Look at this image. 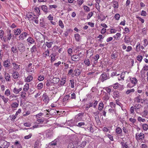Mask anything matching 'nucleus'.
<instances>
[{"label": "nucleus", "instance_id": "28", "mask_svg": "<svg viewBox=\"0 0 148 148\" xmlns=\"http://www.w3.org/2000/svg\"><path fill=\"white\" fill-rule=\"evenodd\" d=\"M121 144L122 146V148H128V147L127 142L124 143L123 142H121Z\"/></svg>", "mask_w": 148, "mask_h": 148}, {"label": "nucleus", "instance_id": "48", "mask_svg": "<svg viewBox=\"0 0 148 148\" xmlns=\"http://www.w3.org/2000/svg\"><path fill=\"white\" fill-rule=\"evenodd\" d=\"M4 34V32L3 30H0V38L2 39Z\"/></svg>", "mask_w": 148, "mask_h": 148}, {"label": "nucleus", "instance_id": "49", "mask_svg": "<svg viewBox=\"0 0 148 148\" xmlns=\"http://www.w3.org/2000/svg\"><path fill=\"white\" fill-rule=\"evenodd\" d=\"M66 79L62 78L60 80L61 85H63L66 82Z\"/></svg>", "mask_w": 148, "mask_h": 148}, {"label": "nucleus", "instance_id": "24", "mask_svg": "<svg viewBox=\"0 0 148 148\" xmlns=\"http://www.w3.org/2000/svg\"><path fill=\"white\" fill-rule=\"evenodd\" d=\"M41 8L43 11L45 13H47L48 12V9L47 7L45 5L41 6Z\"/></svg>", "mask_w": 148, "mask_h": 148}, {"label": "nucleus", "instance_id": "41", "mask_svg": "<svg viewBox=\"0 0 148 148\" xmlns=\"http://www.w3.org/2000/svg\"><path fill=\"white\" fill-rule=\"evenodd\" d=\"M87 106L86 107V109L88 110L89 108L93 106L92 103H89L88 104H86Z\"/></svg>", "mask_w": 148, "mask_h": 148}, {"label": "nucleus", "instance_id": "63", "mask_svg": "<svg viewBox=\"0 0 148 148\" xmlns=\"http://www.w3.org/2000/svg\"><path fill=\"white\" fill-rule=\"evenodd\" d=\"M120 15L119 14H116L114 16V18L116 20H119V18H120Z\"/></svg>", "mask_w": 148, "mask_h": 148}, {"label": "nucleus", "instance_id": "1", "mask_svg": "<svg viewBox=\"0 0 148 148\" xmlns=\"http://www.w3.org/2000/svg\"><path fill=\"white\" fill-rule=\"evenodd\" d=\"M10 143L4 140H1L0 143V148H8Z\"/></svg>", "mask_w": 148, "mask_h": 148}, {"label": "nucleus", "instance_id": "34", "mask_svg": "<svg viewBox=\"0 0 148 148\" xmlns=\"http://www.w3.org/2000/svg\"><path fill=\"white\" fill-rule=\"evenodd\" d=\"M33 77L31 75H29L26 78V81L27 82H29L33 79Z\"/></svg>", "mask_w": 148, "mask_h": 148}, {"label": "nucleus", "instance_id": "25", "mask_svg": "<svg viewBox=\"0 0 148 148\" xmlns=\"http://www.w3.org/2000/svg\"><path fill=\"white\" fill-rule=\"evenodd\" d=\"M135 91V90L134 88H132L130 89H128L125 91V93L127 95H128L131 93H133Z\"/></svg>", "mask_w": 148, "mask_h": 148}, {"label": "nucleus", "instance_id": "21", "mask_svg": "<svg viewBox=\"0 0 148 148\" xmlns=\"http://www.w3.org/2000/svg\"><path fill=\"white\" fill-rule=\"evenodd\" d=\"M86 141H84L81 143L78 146V148H84L86 145Z\"/></svg>", "mask_w": 148, "mask_h": 148}, {"label": "nucleus", "instance_id": "23", "mask_svg": "<svg viewBox=\"0 0 148 148\" xmlns=\"http://www.w3.org/2000/svg\"><path fill=\"white\" fill-rule=\"evenodd\" d=\"M41 145L39 141L37 140L35 142L34 148H40Z\"/></svg>", "mask_w": 148, "mask_h": 148}, {"label": "nucleus", "instance_id": "13", "mask_svg": "<svg viewBox=\"0 0 148 148\" xmlns=\"http://www.w3.org/2000/svg\"><path fill=\"white\" fill-rule=\"evenodd\" d=\"M134 107L135 108V110L137 113H138V111H139V109L141 107H142V106L140 104L137 103L135 105Z\"/></svg>", "mask_w": 148, "mask_h": 148}, {"label": "nucleus", "instance_id": "27", "mask_svg": "<svg viewBox=\"0 0 148 148\" xmlns=\"http://www.w3.org/2000/svg\"><path fill=\"white\" fill-rule=\"evenodd\" d=\"M126 73H127V74H128L129 73V72L127 71L123 72L121 75L120 78L123 80H124V78L125 77V74Z\"/></svg>", "mask_w": 148, "mask_h": 148}, {"label": "nucleus", "instance_id": "26", "mask_svg": "<svg viewBox=\"0 0 148 148\" xmlns=\"http://www.w3.org/2000/svg\"><path fill=\"white\" fill-rule=\"evenodd\" d=\"M84 63L87 66H89L90 65V60L88 59H86L84 60Z\"/></svg>", "mask_w": 148, "mask_h": 148}, {"label": "nucleus", "instance_id": "30", "mask_svg": "<svg viewBox=\"0 0 148 148\" xmlns=\"http://www.w3.org/2000/svg\"><path fill=\"white\" fill-rule=\"evenodd\" d=\"M18 103L14 102L12 103L11 106L12 108H16L18 107L19 105V102L18 101Z\"/></svg>", "mask_w": 148, "mask_h": 148}, {"label": "nucleus", "instance_id": "56", "mask_svg": "<svg viewBox=\"0 0 148 148\" xmlns=\"http://www.w3.org/2000/svg\"><path fill=\"white\" fill-rule=\"evenodd\" d=\"M53 44V43L51 42H46V45L47 47L48 48H50Z\"/></svg>", "mask_w": 148, "mask_h": 148}, {"label": "nucleus", "instance_id": "22", "mask_svg": "<svg viewBox=\"0 0 148 148\" xmlns=\"http://www.w3.org/2000/svg\"><path fill=\"white\" fill-rule=\"evenodd\" d=\"M26 16L29 20H32L33 17H34V16H35V15L33 14H30L29 13L27 14Z\"/></svg>", "mask_w": 148, "mask_h": 148}, {"label": "nucleus", "instance_id": "33", "mask_svg": "<svg viewBox=\"0 0 148 148\" xmlns=\"http://www.w3.org/2000/svg\"><path fill=\"white\" fill-rule=\"evenodd\" d=\"M27 41L31 44H33L35 42L34 40L31 37L27 39Z\"/></svg>", "mask_w": 148, "mask_h": 148}, {"label": "nucleus", "instance_id": "35", "mask_svg": "<svg viewBox=\"0 0 148 148\" xmlns=\"http://www.w3.org/2000/svg\"><path fill=\"white\" fill-rule=\"evenodd\" d=\"M14 145L15 146H17L18 148H21V144L18 141L16 140Z\"/></svg>", "mask_w": 148, "mask_h": 148}, {"label": "nucleus", "instance_id": "29", "mask_svg": "<svg viewBox=\"0 0 148 148\" xmlns=\"http://www.w3.org/2000/svg\"><path fill=\"white\" fill-rule=\"evenodd\" d=\"M104 104L102 102H100L99 104L98 109L100 111H101L103 109Z\"/></svg>", "mask_w": 148, "mask_h": 148}, {"label": "nucleus", "instance_id": "36", "mask_svg": "<svg viewBox=\"0 0 148 148\" xmlns=\"http://www.w3.org/2000/svg\"><path fill=\"white\" fill-rule=\"evenodd\" d=\"M31 51L32 53L35 52L37 51V48L36 45H34L31 48Z\"/></svg>", "mask_w": 148, "mask_h": 148}, {"label": "nucleus", "instance_id": "10", "mask_svg": "<svg viewBox=\"0 0 148 148\" xmlns=\"http://www.w3.org/2000/svg\"><path fill=\"white\" fill-rule=\"evenodd\" d=\"M71 59L74 61H78L80 59L79 55H73L71 57Z\"/></svg>", "mask_w": 148, "mask_h": 148}, {"label": "nucleus", "instance_id": "32", "mask_svg": "<svg viewBox=\"0 0 148 148\" xmlns=\"http://www.w3.org/2000/svg\"><path fill=\"white\" fill-rule=\"evenodd\" d=\"M113 4V7L114 8H117L118 7L119 5L118 2L116 1H113L112 2Z\"/></svg>", "mask_w": 148, "mask_h": 148}, {"label": "nucleus", "instance_id": "5", "mask_svg": "<svg viewBox=\"0 0 148 148\" xmlns=\"http://www.w3.org/2000/svg\"><path fill=\"white\" fill-rule=\"evenodd\" d=\"M83 114L82 113H81L76 115L75 116L74 120L75 122H77L81 121L83 117Z\"/></svg>", "mask_w": 148, "mask_h": 148}, {"label": "nucleus", "instance_id": "6", "mask_svg": "<svg viewBox=\"0 0 148 148\" xmlns=\"http://www.w3.org/2000/svg\"><path fill=\"white\" fill-rule=\"evenodd\" d=\"M17 48L21 52H23L25 51V48L24 45L22 43H18Z\"/></svg>", "mask_w": 148, "mask_h": 148}, {"label": "nucleus", "instance_id": "20", "mask_svg": "<svg viewBox=\"0 0 148 148\" xmlns=\"http://www.w3.org/2000/svg\"><path fill=\"white\" fill-rule=\"evenodd\" d=\"M59 143V140L58 139H56L50 143V145L51 146H55L57 145L58 143Z\"/></svg>", "mask_w": 148, "mask_h": 148}, {"label": "nucleus", "instance_id": "55", "mask_svg": "<svg viewBox=\"0 0 148 148\" xmlns=\"http://www.w3.org/2000/svg\"><path fill=\"white\" fill-rule=\"evenodd\" d=\"M43 19L42 20L41 19L40 20V25L41 27H43L45 26V23H44Z\"/></svg>", "mask_w": 148, "mask_h": 148}, {"label": "nucleus", "instance_id": "60", "mask_svg": "<svg viewBox=\"0 0 148 148\" xmlns=\"http://www.w3.org/2000/svg\"><path fill=\"white\" fill-rule=\"evenodd\" d=\"M10 90L9 89L6 90L5 92V94L7 96H8L10 95Z\"/></svg>", "mask_w": 148, "mask_h": 148}, {"label": "nucleus", "instance_id": "3", "mask_svg": "<svg viewBox=\"0 0 148 148\" xmlns=\"http://www.w3.org/2000/svg\"><path fill=\"white\" fill-rule=\"evenodd\" d=\"M109 75L104 72L101 74L99 78V79L102 82H103L104 81L109 79Z\"/></svg>", "mask_w": 148, "mask_h": 148}, {"label": "nucleus", "instance_id": "2", "mask_svg": "<svg viewBox=\"0 0 148 148\" xmlns=\"http://www.w3.org/2000/svg\"><path fill=\"white\" fill-rule=\"evenodd\" d=\"M34 36L37 40L39 41H42V39L44 38V35L39 32H37L34 34Z\"/></svg>", "mask_w": 148, "mask_h": 148}, {"label": "nucleus", "instance_id": "8", "mask_svg": "<svg viewBox=\"0 0 148 148\" xmlns=\"http://www.w3.org/2000/svg\"><path fill=\"white\" fill-rule=\"evenodd\" d=\"M129 78L131 82L133 84L134 86H135L138 83L137 79L135 77H129Z\"/></svg>", "mask_w": 148, "mask_h": 148}, {"label": "nucleus", "instance_id": "57", "mask_svg": "<svg viewBox=\"0 0 148 148\" xmlns=\"http://www.w3.org/2000/svg\"><path fill=\"white\" fill-rule=\"evenodd\" d=\"M136 50L138 51L140 50V43L138 42L136 46Z\"/></svg>", "mask_w": 148, "mask_h": 148}, {"label": "nucleus", "instance_id": "44", "mask_svg": "<svg viewBox=\"0 0 148 148\" xmlns=\"http://www.w3.org/2000/svg\"><path fill=\"white\" fill-rule=\"evenodd\" d=\"M84 10L87 12L90 11V9L89 7L86 5L84 6Z\"/></svg>", "mask_w": 148, "mask_h": 148}, {"label": "nucleus", "instance_id": "50", "mask_svg": "<svg viewBox=\"0 0 148 148\" xmlns=\"http://www.w3.org/2000/svg\"><path fill=\"white\" fill-rule=\"evenodd\" d=\"M26 95V93L25 92H23L21 93V97L23 99H26V96L25 95Z\"/></svg>", "mask_w": 148, "mask_h": 148}, {"label": "nucleus", "instance_id": "46", "mask_svg": "<svg viewBox=\"0 0 148 148\" xmlns=\"http://www.w3.org/2000/svg\"><path fill=\"white\" fill-rule=\"evenodd\" d=\"M112 59H115L116 58L117 56V55L116 53H113L112 55Z\"/></svg>", "mask_w": 148, "mask_h": 148}, {"label": "nucleus", "instance_id": "18", "mask_svg": "<svg viewBox=\"0 0 148 148\" xmlns=\"http://www.w3.org/2000/svg\"><path fill=\"white\" fill-rule=\"evenodd\" d=\"M51 81L52 83L57 84L60 81V79L58 78H53L51 80Z\"/></svg>", "mask_w": 148, "mask_h": 148}, {"label": "nucleus", "instance_id": "14", "mask_svg": "<svg viewBox=\"0 0 148 148\" xmlns=\"http://www.w3.org/2000/svg\"><path fill=\"white\" fill-rule=\"evenodd\" d=\"M142 100L141 96L138 95L137 97H135L134 99V101L137 103H140Z\"/></svg>", "mask_w": 148, "mask_h": 148}, {"label": "nucleus", "instance_id": "47", "mask_svg": "<svg viewBox=\"0 0 148 148\" xmlns=\"http://www.w3.org/2000/svg\"><path fill=\"white\" fill-rule=\"evenodd\" d=\"M132 84L131 82V83H128L127 85V88H131L134 86H134Z\"/></svg>", "mask_w": 148, "mask_h": 148}, {"label": "nucleus", "instance_id": "39", "mask_svg": "<svg viewBox=\"0 0 148 148\" xmlns=\"http://www.w3.org/2000/svg\"><path fill=\"white\" fill-rule=\"evenodd\" d=\"M18 72H15L13 73V77L14 79H16L18 77Z\"/></svg>", "mask_w": 148, "mask_h": 148}, {"label": "nucleus", "instance_id": "31", "mask_svg": "<svg viewBox=\"0 0 148 148\" xmlns=\"http://www.w3.org/2000/svg\"><path fill=\"white\" fill-rule=\"evenodd\" d=\"M74 72H75V75L76 76H79V75H80L81 73L80 70L78 69H75L74 71Z\"/></svg>", "mask_w": 148, "mask_h": 148}, {"label": "nucleus", "instance_id": "12", "mask_svg": "<svg viewBox=\"0 0 148 148\" xmlns=\"http://www.w3.org/2000/svg\"><path fill=\"white\" fill-rule=\"evenodd\" d=\"M27 34L26 32H23L19 36V40H23L27 36Z\"/></svg>", "mask_w": 148, "mask_h": 148}, {"label": "nucleus", "instance_id": "54", "mask_svg": "<svg viewBox=\"0 0 148 148\" xmlns=\"http://www.w3.org/2000/svg\"><path fill=\"white\" fill-rule=\"evenodd\" d=\"M59 25L62 28H63L64 27L63 24L61 20H60L59 21Z\"/></svg>", "mask_w": 148, "mask_h": 148}, {"label": "nucleus", "instance_id": "9", "mask_svg": "<svg viewBox=\"0 0 148 148\" xmlns=\"http://www.w3.org/2000/svg\"><path fill=\"white\" fill-rule=\"evenodd\" d=\"M120 94L119 91L117 90H115L113 92L112 96L114 99H116L119 98L120 97Z\"/></svg>", "mask_w": 148, "mask_h": 148}, {"label": "nucleus", "instance_id": "4", "mask_svg": "<svg viewBox=\"0 0 148 148\" xmlns=\"http://www.w3.org/2000/svg\"><path fill=\"white\" fill-rule=\"evenodd\" d=\"M137 140H143L144 138L145 135L143 133H136L135 136Z\"/></svg>", "mask_w": 148, "mask_h": 148}, {"label": "nucleus", "instance_id": "38", "mask_svg": "<svg viewBox=\"0 0 148 148\" xmlns=\"http://www.w3.org/2000/svg\"><path fill=\"white\" fill-rule=\"evenodd\" d=\"M122 129L119 127L116 129V132L118 134H120L122 132Z\"/></svg>", "mask_w": 148, "mask_h": 148}, {"label": "nucleus", "instance_id": "53", "mask_svg": "<svg viewBox=\"0 0 148 148\" xmlns=\"http://www.w3.org/2000/svg\"><path fill=\"white\" fill-rule=\"evenodd\" d=\"M74 147L75 146H74L73 143H71L69 144L68 148H75Z\"/></svg>", "mask_w": 148, "mask_h": 148}, {"label": "nucleus", "instance_id": "51", "mask_svg": "<svg viewBox=\"0 0 148 148\" xmlns=\"http://www.w3.org/2000/svg\"><path fill=\"white\" fill-rule=\"evenodd\" d=\"M12 51L14 53H16L17 52V50L16 47H12Z\"/></svg>", "mask_w": 148, "mask_h": 148}, {"label": "nucleus", "instance_id": "19", "mask_svg": "<svg viewBox=\"0 0 148 148\" xmlns=\"http://www.w3.org/2000/svg\"><path fill=\"white\" fill-rule=\"evenodd\" d=\"M5 77L7 81H9L10 79V75L8 73H7L6 72H5Z\"/></svg>", "mask_w": 148, "mask_h": 148}, {"label": "nucleus", "instance_id": "64", "mask_svg": "<svg viewBox=\"0 0 148 148\" xmlns=\"http://www.w3.org/2000/svg\"><path fill=\"white\" fill-rule=\"evenodd\" d=\"M143 58V57L142 56L139 55L137 57V59L138 61L141 62Z\"/></svg>", "mask_w": 148, "mask_h": 148}, {"label": "nucleus", "instance_id": "43", "mask_svg": "<svg viewBox=\"0 0 148 148\" xmlns=\"http://www.w3.org/2000/svg\"><path fill=\"white\" fill-rule=\"evenodd\" d=\"M75 37L76 40L77 41H79V40L80 35L77 34L75 35Z\"/></svg>", "mask_w": 148, "mask_h": 148}, {"label": "nucleus", "instance_id": "17", "mask_svg": "<svg viewBox=\"0 0 148 148\" xmlns=\"http://www.w3.org/2000/svg\"><path fill=\"white\" fill-rule=\"evenodd\" d=\"M42 97L43 98V101L45 102L48 103L49 101V98L46 94H43Z\"/></svg>", "mask_w": 148, "mask_h": 148}, {"label": "nucleus", "instance_id": "58", "mask_svg": "<svg viewBox=\"0 0 148 148\" xmlns=\"http://www.w3.org/2000/svg\"><path fill=\"white\" fill-rule=\"evenodd\" d=\"M43 86V84L42 83H39L37 86L38 89H42Z\"/></svg>", "mask_w": 148, "mask_h": 148}, {"label": "nucleus", "instance_id": "45", "mask_svg": "<svg viewBox=\"0 0 148 148\" xmlns=\"http://www.w3.org/2000/svg\"><path fill=\"white\" fill-rule=\"evenodd\" d=\"M109 98V97L107 94L105 95L103 97V99L105 101H107Z\"/></svg>", "mask_w": 148, "mask_h": 148}, {"label": "nucleus", "instance_id": "16", "mask_svg": "<svg viewBox=\"0 0 148 148\" xmlns=\"http://www.w3.org/2000/svg\"><path fill=\"white\" fill-rule=\"evenodd\" d=\"M10 63L9 60H7L4 61L3 62V66L5 67H9L10 66Z\"/></svg>", "mask_w": 148, "mask_h": 148}, {"label": "nucleus", "instance_id": "59", "mask_svg": "<svg viewBox=\"0 0 148 148\" xmlns=\"http://www.w3.org/2000/svg\"><path fill=\"white\" fill-rule=\"evenodd\" d=\"M85 125V123L84 122H80L78 123L77 125V126L80 127H82V126H83Z\"/></svg>", "mask_w": 148, "mask_h": 148}, {"label": "nucleus", "instance_id": "61", "mask_svg": "<svg viewBox=\"0 0 148 148\" xmlns=\"http://www.w3.org/2000/svg\"><path fill=\"white\" fill-rule=\"evenodd\" d=\"M138 120L139 122H143L145 121V119H144L142 118L141 117L139 116L138 118Z\"/></svg>", "mask_w": 148, "mask_h": 148}, {"label": "nucleus", "instance_id": "11", "mask_svg": "<svg viewBox=\"0 0 148 148\" xmlns=\"http://www.w3.org/2000/svg\"><path fill=\"white\" fill-rule=\"evenodd\" d=\"M7 35L6 38L8 40H10L12 37V34L11 33V30L10 29L7 30Z\"/></svg>", "mask_w": 148, "mask_h": 148}, {"label": "nucleus", "instance_id": "40", "mask_svg": "<svg viewBox=\"0 0 148 148\" xmlns=\"http://www.w3.org/2000/svg\"><path fill=\"white\" fill-rule=\"evenodd\" d=\"M12 64L14 66V69L15 70H17L19 68L20 65H18L17 64L15 63H12Z\"/></svg>", "mask_w": 148, "mask_h": 148}, {"label": "nucleus", "instance_id": "37", "mask_svg": "<svg viewBox=\"0 0 148 148\" xmlns=\"http://www.w3.org/2000/svg\"><path fill=\"white\" fill-rule=\"evenodd\" d=\"M38 17L35 15V16H34L32 20L34 21L35 23L36 24H38Z\"/></svg>", "mask_w": 148, "mask_h": 148}, {"label": "nucleus", "instance_id": "62", "mask_svg": "<svg viewBox=\"0 0 148 148\" xmlns=\"http://www.w3.org/2000/svg\"><path fill=\"white\" fill-rule=\"evenodd\" d=\"M148 44V41L147 39H145L144 40V44L143 45L144 47H145Z\"/></svg>", "mask_w": 148, "mask_h": 148}, {"label": "nucleus", "instance_id": "42", "mask_svg": "<svg viewBox=\"0 0 148 148\" xmlns=\"http://www.w3.org/2000/svg\"><path fill=\"white\" fill-rule=\"evenodd\" d=\"M142 127L144 130H147L148 129V125L146 124H144L143 125Z\"/></svg>", "mask_w": 148, "mask_h": 148}, {"label": "nucleus", "instance_id": "7", "mask_svg": "<svg viewBox=\"0 0 148 148\" xmlns=\"http://www.w3.org/2000/svg\"><path fill=\"white\" fill-rule=\"evenodd\" d=\"M46 110V111H47L49 113H47V116H49L47 115L48 114H50L51 115H53L54 114H56V113H58V111L54 109H52L50 110Z\"/></svg>", "mask_w": 148, "mask_h": 148}, {"label": "nucleus", "instance_id": "52", "mask_svg": "<svg viewBox=\"0 0 148 148\" xmlns=\"http://www.w3.org/2000/svg\"><path fill=\"white\" fill-rule=\"evenodd\" d=\"M119 85H120L118 83L114 84L113 85V88L115 89L118 88L119 87Z\"/></svg>", "mask_w": 148, "mask_h": 148}, {"label": "nucleus", "instance_id": "15", "mask_svg": "<svg viewBox=\"0 0 148 148\" xmlns=\"http://www.w3.org/2000/svg\"><path fill=\"white\" fill-rule=\"evenodd\" d=\"M56 54L55 53H52L50 56L49 57H51V63L53 62L56 59Z\"/></svg>", "mask_w": 148, "mask_h": 148}]
</instances>
